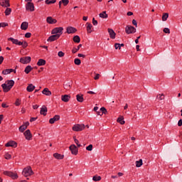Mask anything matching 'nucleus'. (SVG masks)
<instances>
[{"label": "nucleus", "instance_id": "nucleus-1", "mask_svg": "<svg viewBox=\"0 0 182 182\" xmlns=\"http://www.w3.org/2000/svg\"><path fill=\"white\" fill-rule=\"evenodd\" d=\"M14 85H15V81L13 80H8L6 81V83L1 85V87L3 89V92L5 93L9 92L12 87H14Z\"/></svg>", "mask_w": 182, "mask_h": 182}, {"label": "nucleus", "instance_id": "nucleus-2", "mask_svg": "<svg viewBox=\"0 0 182 182\" xmlns=\"http://www.w3.org/2000/svg\"><path fill=\"white\" fill-rule=\"evenodd\" d=\"M22 174L24 176V177H30V176H33V171L32 170V167L28 166L24 168L23 169Z\"/></svg>", "mask_w": 182, "mask_h": 182}, {"label": "nucleus", "instance_id": "nucleus-3", "mask_svg": "<svg viewBox=\"0 0 182 182\" xmlns=\"http://www.w3.org/2000/svg\"><path fill=\"white\" fill-rule=\"evenodd\" d=\"M86 126L84 124H75L73 126V132H82L85 130Z\"/></svg>", "mask_w": 182, "mask_h": 182}, {"label": "nucleus", "instance_id": "nucleus-4", "mask_svg": "<svg viewBox=\"0 0 182 182\" xmlns=\"http://www.w3.org/2000/svg\"><path fill=\"white\" fill-rule=\"evenodd\" d=\"M63 33V27H56L51 31L52 35H58L59 38H60V36H62Z\"/></svg>", "mask_w": 182, "mask_h": 182}, {"label": "nucleus", "instance_id": "nucleus-5", "mask_svg": "<svg viewBox=\"0 0 182 182\" xmlns=\"http://www.w3.org/2000/svg\"><path fill=\"white\" fill-rule=\"evenodd\" d=\"M71 154H73V156H77V153H79V149L76 146L75 144H72L69 147Z\"/></svg>", "mask_w": 182, "mask_h": 182}, {"label": "nucleus", "instance_id": "nucleus-6", "mask_svg": "<svg viewBox=\"0 0 182 182\" xmlns=\"http://www.w3.org/2000/svg\"><path fill=\"white\" fill-rule=\"evenodd\" d=\"M4 174L5 176H9V177H11V178H13V180H16V178H18V173H16L6 171L4 172Z\"/></svg>", "mask_w": 182, "mask_h": 182}, {"label": "nucleus", "instance_id": "nucleus-7", "mask_svg": "<svg viewBox=\"0 0 182 182\" xmlns=\"http://www.w3.org/2000/svg\"><path fill=\"white\" fill-rule=\"evenodd\" d=\"M125 32L128 35H130V33H136V28L132 26H127L125 28Z\"/></svg>", "mask_w": 182, "mask_h": 182}, {"label": "nucleus", "instance_id": "nucleus-8", "mask_svg": "<svg viewBox=\"0 0 182 182\" xmlns=\"http://www.w3.org/2000/svg\"><path fill=\"white\" fill-rule=\"evenodd\" d=\"M26 11H30V12H33L35 11V6L32 2H28L26 5Z\"/></svg>", "mask_w": 182, "mask_h": 182}, {"label": "nucleus", "instance_id": "nucleus-9", "mask_svg": "<svg viewBox=\"0 0 182 182\" xmlns=\"http://www.w3.org/2000/svg\"><path fill=\"white\" fill-rule=\"evenodd\" d=\"M31 57H23L20 58V63H23V65H26L28 63H31Z\"/></svg>", "mask_w": 182, "mask_h": 182}, {"label": "nucleus", "instance_id": "nucleus-10", "mask_svg": "<svg viewBox=\"0 0 182 182\" xmlns=\"http://www.w3.org/2000/svg\"><path fill=\"white\" fill-rule=\"evenodd\" d=\"M23 136H25L26 140H32V133H31V130L27 129L23 133Z\"/></svg>", "mask_w": 182, "mask_h": 182}, {"label": "nucleus", "instance_id": "nucleus-11", "mask_svg": "<svg viewBox=\"0 0 182 182\" xmlns=\"http://www.w3.org/2000/svg\"><path fill=\"white\" fill-rule=\"evenodd\" d=\"M28 126H29V122H25L23 125H21L19 128L18 130L21 132V133H23L26 129H28Z\"/></svg>", "mask_w": 182, "mask_h": 182}, {"label": "nucleus", "instance_id": "nucleus-12", "mask_svg": "<svg viewBox=\"0 0 182 182\" xmlns=\"http://www.w3.org/2000/svg\"><path fill=\"white\" fill-rule=\"evenodd\" d=\"M0 5L4 8H9V6H11L9 0H0Z\"/></svg>", "mask_w": 182, "mask_h": 182}, {"label": "nucleus", "instance_id": "nucleus-13", "mask_svg": "<svg viewBox=\"0 0 182 182\" xmlns=\"http://www.w3.org/2000/svg\"><path fill=\"white\" fill-rule=\"evenodd\" d=\"M59 38V35L53 34L47 39V42H55V41H58Z\"/></svg>", "mask_w": 182, "mask_h": 182}, {"label": "nucleus", "instance_id": "nucleus-14", "mask_svg": "<svg viewBox=\"0 0 182 182\" xmlns=\"http://www.w3.org/2000/svg\"><path fill=\"white\" fill-rule=\"evenodd\" d=\"M58 120H60V115H55L53 118H50L49 119V123L50 124H53L55 122H58Z\"/></svg>", "mask_w": 182, "mask_h": 182}, {"label": "nucleus", "instance_id": "nucleus-15", "mask_svg": "<svg viewBox=\"0 0 182 182\" xmlns=\"http://www.w3.org/2000/svg\"><path fill=\"white\" fill-rule=\"evenodd\" d=\"M67 33L70 34V33H76L77 32V29L75 27L69 26L66 28Z\"/></svg>", "mask_w": 182, "mask_h": 182}, {"label": "nucleus", "instance_id": "nucleus-16", "mask_svg": "<svg viewBox=\"0 0 182 182\" xmlns=\"http://www.w3.org/2000/svg\"><path fill=\"white\" fill-rule=\"evenodd\" d=\"M8 41H11V42H12V43H14V45H18V46H21V45H22V42L19 41V40L15 39L11 37L9 38Z\"/></svg>", "mask_w": 182, "mask_h": 182}, {"label": "nucleus", "instance_id": "nucleus-17", "mask_svg": "<svg viewBox=\"0 0 182 182\" xmlns=\"http://www.w3.org/2000/svg\"><path fill=\"white\" fill-rule=\"evenodd\" d=\"M6 147H17L18 144L15 141H10L5 144Z\"/></svg>", "mask_w": 182, "mask_h": 182}, {"label": "nucleus", "instance_id": "nucleus-18", "mask_svg": "<svg viewBox=\"0 0 182 182\" xmlns=\"http://www.w3.org/2000/svg\"><path fill=\"white\" fill-rule=\"evenodd\" d=\"M108 33L111 39H116V33L112 28H108Z\"/></svg>", "mask_w": 182, "mask_h": 182}, {"label": "nucleus", "instance_id": "nucleus-19", "mask_svg": "<svg viewBox=\"0 0 182 182\" xmlns=\"http://www.w3.org/2000/svg\"><path fill=\"white\" fill-rule=\"evenodd\" d=\"M46 22L47 23H50V24H53V23H56V22H58V21L53 18H52L51 16H48L46 18Z\"/></svg>", "mask_w": 182, "mask_h": 182}, {"label": "nucleus", "instance_id": "nucleus-20", "mask_svg": "<svg viewBox=\"0 0 182 182\" xmlns=\"http://www.w3.org/2000/svg\"><path fill=\"white\" fill-rule=\"evenodd\" d=\"M48 113V108L46 106L43 105L42 107L41 108L40 114H43V116H46Z\"/></svg>", "mask_w": 182, "mask_h": 182}, {"label": "nucleus", "instance_id": "nucleus-21", "mask_svg": "<svg viewBox=\"0 0 182 182\" xmlns=\"http://www.w3.org/2000/svg\"><path fill=\"white\" fill-rule=\"evenodd\" d=\"M86 26L87 33H92V32H93V25H92L90 23H87Z\"/></svg>", "mask_w": 182, "mask_h": 182}, {"label": "nucleus", "instance_id": "nucleus-22", "mask_svg": "<svg viewBox=\"0 0 182 182\" xmlns=\"http://www.w3.org/2000/svg\"><path fill=\"white\" fill-rule=\"evenodd\" d=\"M61 100L63 102H65V103H68V102H69V100H70V95H62Z\"/></svg>", "mask_w": 182, "mask_h": 182}, {"label": "nucleus", "instance_id": "nucleus-23", "mask_svg": "<svg viewBox=\"0 0 182 182\" xmlns=\"http://www.w3.org/2000/svg\"><path fill=\"white\" fill-rule=\"evenodd\" d=\"M53 157H55V159H56L57 160H63V159L65 158V155L55 153L53 154Z\"/></svg>", "mask_w": 182, "mask_h": 182}, {"label": "nucleus", "instance_id": "nucleus-24", "mask_svg": "<svg viewBox=\"0 0 182 182\" xmlns=\"http://www.w3.org/2000/svg\"><path fill=\"white\" fill-rule=\"evenodd\" d=\"M43 95H45L46 96H51L52 92L49 90V88H44L42 91Z\"/></svg>", "mask_w": 182, "mask_h": 182}, {"label": "nucleus", "instance_id": "nucleus-25", "mask_svg": "<svg viewBox=\"0 0 182 182\" xmlns=\"http://www.w3.org/2000/svg\"><path fill=\"white\" fill-rule=\"evenodd\" d=\"M28 22L24 21V22H23V23H21V29L22 31H26V29H28Z\"/></svg>", "mask_w": 182, "mask_h": 182}, {"label": "nucleus", "instance_id": "nucleus-26", "mask_svg": "<svg viewBox=\"0 0 182 182\" xmlns=\"http://www.w3.org/2000/svg\"><path fill=\"white\" fill-rule=\"evenodd\" d=\"M76 99H77V101L79 102L80 103H83V100H84L83 95H80V94L77 95Z\"/></svg>", "mask_w": 182, "mask_h": 182}, {"label": "nucleus", "instance_id": "nucleus-27", "mask_svg": "<svg viewBox=\"0 0 182 182\" xmlns=\"http://www.w3.org/2000/svg\"><path fill=\"white\" fill-rule=\"evenodd\" d=\"M45 65H46V60H45L43 59L38 60V61L37 63L38 66H45Z\"/></svg>", "mask_w": 182, "mask_h": 182}, {"label": "nucleus", "instance_id": "nucleus-28", "mask_svg": "<svg viewBox=\"0 0 182 182\" xmlns=\"http://www.w3.org/2000/svg\"><path fill=\"white\" fill-rule=\"evenodd\" d=\"M15 70L11 68V69H6L2 71L3 75H9V73H12V72H14Z\"/></svg>", "mask_w": 182, "mask_h": 182}, {"label": "nucleus", "instance_id": "nucleus-29", "mask_svg": "<svg viewBox=\"0 0 182 182\" xmlns=\"http://www.w3.org/2000/svg\"><path fill=\"white\" fill-rule=\"evenodd\" d=\"M34 89H36L35 85L32 84H29L26 88L27 92H33Z\"/></svg>", "mask_w": 182, "mask_h": 182}, {"label": "nucleus", "instance_id": "nucleus-30", "mask_svg": "<svg viewBox=\"0 0 182 182\" xmlns=\"http://www.w3.org/2000/svg\"><path fill=\"white\" fill-rule=\"evenodd\" d=\"M117 121L120 124H124V123H126V122L124 121V117L123 116L118 117Z\"/></svg>", "mask_w": 182, "mask_h": 182}, {"label": "nucleus", "instance_id": "nucleus-31", "mask_svg": "<svg viewBox=\"0 0 182 182\" xmlns=\"http://www.w3.org/2000/svg\"><path fill=\"white\" fill-rule=\"evenodd\" d=\"M100 18H102V19H106L108 17V15L106 14V11H102L99 14Z\"/></svg>", "mask_w": 182, "mask_h": 182}, {"label": "nucleus", "instance_id": "nucleus-32", "mask_svg": "<svg viewBox=\"0 0 182 182\" xmlns=\"http://www.w3.org/2000/svg\"><path fill=\"white\" fill-rule=\"evenodd\" d=\"M32 69H33L32 66L28 65L26 67L24 72L25 73H26V75H28L31 72V70H32Z\"/></svg>", "mask_w": 182, "mask_h": 182}, {"label": "nucleus", "instance_id": "nucleus-33", "mask_svg": "<svg viewBox=\"0 0 182 182\" xmlns=\"http://www.w3.org/2000/svg\"><path fill=\"white\" fill-rule=\"evenodd\" d=\"M136 167H141L143 166V159H139L135 162Z\"/></svg>", "mask_w": 182, "mask_h": 182}, {"label": "nucleus", "instance_id": "nucleus-34", "mask_svg": "<svg viewBox=\"0 0 182 182\" xmlns=\"http://www.w3.org/2000/svg\"><path fill=\"white\" fill-rule=\"evenodd\" d=\"M73 42H75V43H80V37H79V36H75L73 37Z\"/></svg>", "mask_w": 182, "mask_h": 182}, {"label": "nucleus", "instance_id": "nucleus-35", "mask_svg": "<svg viewBox=\"0 0 182 182\" xmlns=\"http://www.w3.org/2000/svg\"><path fill=\"white\" fill-rule=\"evenodd\" d=\"M82 46V44H79L77 48H73V50H72V53H76V52H77L80 48Z\"/></svg>", "mask_w": 182, "mask_h": 182}, {"label": "nucleus", "instance_id": "nucleus-36", "mask_svg": "<svg viewBox=\"0 0 182 182\" xmlns=\"http://www.w3.org/2000/svg\"><path fill=\"white\" fill-rule=\"evenodd\" d=\"M168 19V13H165L162 16V21L163 22H166Z\"/></svg>", "mask_w": 182, "mask_h": 182}, {"label": "nucleus", "instance_id": "nucleus-37", "mask_svg": "<svg viewBox=\"0 0 182 182\" xmlns=\"http://www.w3.org/2000/svg\"><path fill=\"white\" fill-rule=\"evenodd\" d=\"M45 4L46 5H52V4H56V0H46Z\"/></svg>", "mask_w": 182, "mask_h": 182}, {"label": "nucleus", "instance_id": "nucleus-38", "mask_svg": "<svg viewBox=\"0 0 182 182\" xmlns=\"http://www.w3.org/2000/svg\"><path fill=\"white\" fill-rule=\"evenodd\" d=\"M11 12H12V9L11 8L7 7L4 14H5L6 16H8L11 15Z\"/></svg>", "mask_w": 182, "mask_h": 182}, {"label": "nucleus", "instance_id": "nucleus-39", "mask_svg": "<svg viewBox=\"0 0 182 182\" xmlns=\"http://www.w3.org/2000/svg\"><path fill=\"white\" fill-rule=\"evenodd\" d=\"M93 181H100L102 180V177L98 176H94L92 177Z\"/></svg>", "mask_w": 182, "mask_h": 182}, {"label": "nucleus", "instance_id": "nucleus-40", "mask_svg": "<svg viewBox=\"0 0 182 182\" xmlns=\"http://www.w3.org/2000/svg\"><path fill=\"white\" fill-rule=\"evenodd\" d=\"M156 97L159 100H164V99H165L164 94H159L157 95Z\"/></svg>", "mask_w": 182, "mask_h": 182}, {"label": "nucleus", "instance_id": "nucleus-41", "mask_svg": "<svg viewBox=\"0 0 182 182\" xmlns=\"http://www.w3.org/2000/svg\"><path fill=\"white\" fill-rule=\"evenodd\" d=\"M74 63H75V65H77V66H79L80 65V63H82V61L79 58H75L74 60Z\"/></svg>", "mask_w": 182, "mask_h": 182}, {"label": "nucleus", "instance_id": "nucleus-42", "mask_svg": "<svg viewBox=\"0 0 182 182\" xmlns=\"http://www.w3.org/2000/svg\"><path fill=\"white\" fill-rule=\"evenodd\" d=\"M22 100H21V99L17 98L16 100V102L14 103L15 106H21V103Z\"/></svg>", "mask_w": 182, "mask_h": 182}, {"label": "nucleus", "instance_id": "nucleus-43", "mask_svg": "<svg viewBox=\"0 0 182 182\" xmlns=\"http://www.w3.org/2000/svg\"><path fill=\"white\" fill-rule=\"evenodd\" d=\"M73 139H74L75 144H77V147H82V145L80 144H79V140H77V139H76V136H73Z\"/></svg>", "mask_w": 182, "mask_h": 182}, {"label": "nucleus", "instance_id": "nucleus-44", "mask_svg": "<svg viewBox=\"0 0 182 182\" xmlns=\"http://www.w3.org/2000/svg\"><path fill=\"white\" fill-rule=\"evenodd\" d=\"M100 112H102V114H106V113H107V109H106L105 107H102L100 108Z\"/></svg>", "mask_w": 182, "mask_h": 182}, {"label": "nucleus", "instance_id": "nucleus-45", "mask_svg": "<svg viewBox=\"0 0 182 182\" xmlns=\"http://www.w3.org/2000/svg\"><path fill=\"white\" fill-rule=\"evenodd\" d=\"M86 150H87V151H92V150H93V145L90 144L86 147Z\"/></svg>", "mask_w": 182, "mask_h": 182}, {"label": "nucleus", "instance_id": "nucleus-46", "mask_svg": "<svg viewBox=\"0 0 182 182\" xmlns=\"http://www.w3.org/2000/svg\"><path fill=\"white\" fill-rule=\"evenodd\" d=\"M21 46H23V48L25 49V48H28V43L26 41L21 42Z\"/></svg>", "mask_w": 182, "mask_h": 182}, {"label": "nucleus", "instance_id": "nucleus-47", "mask_svg": "<svg viewBox=\"0 0 182 182\" xmlns=\"http://www.w3.org/2000/svg\"><path fill=\"white\" fill-rule=\"evenodd\" d=\"M58 56H59V58H63V56H65V53H63V51H59L58 53Z\"/></svg>", "mask_w": 182, "mask_h": 182}, {"label": "nucleus", "instance_id": "nucleus-48", "mask_svg": "<svg viewBox=\"0 0 182 182\" xmlns=\"http://www.w3.org/2000/svg\"><path fill=\"white\" fill-rule=\"evenodd\" d=\"M61 2L63 4L64 6H66L69 4V0H61Z\"/></svg>", "mask_w": 182, "mask_h": 182}, {"label": "nucleus", "instance_id": "nucleus-49", "mask_svg": "<svg viewBox=\"0 0 182 182\" xmlns=\"http://www.w3.org/2000/svg\"><path fill=\"white\" fill-rule=\"evenodd\" d=\"M163 31L164 33H170V28H164Z\"/></svg>", "mask_w": 182, "mask_h": 182}, {"label": "nucleus", "instance_id": "nucleus-50", "mask_svg": "<svg viewBox=\"0 0 182 182\" xmlns=\"http://www.w3.org/2000/svg\"><path fill=\"white\" fill-rule=\"evenodd\" d=\"M4 157H5L6 160H9V159H11V156L9 154H6Z\"/></svg>", "mask_w": 182, "mask_h": 182}, {"label": "nucleus", "instance_id": "nucleus-51", "mask_svg": "<svg viewBox=\"0 0 182 182\" xmlns=\"http://www.w3.org/2000/svg\"><path fill=\"white\" fill-rule=\"evenodd\" d=\"M114 48H115V49H122L120 47V43H115Z\"/></svg>", "mask_w": 182, "mask_h": 182}, {"label": "nucleus", "instance_id": "nucleus-52", "mask_svg": "<svg viewBox=\"0 0 182 182\" xmlns=\"http://www.w3.org/2000/svg\"><path fill=\"white\" fill-rule=\"evenodd\" d=\"M1 28H5L6 26H8V23H0Z\"/></svg>", "mask_w": 182, "mask_h": 182}, {"label": "nucleus", "instance_id": "nucleus-53", "mask_svg": "<svg viewBox=\"0 0 182 182\" xmlns=\"http://www.w3.org/2000/svg\"><path fill=\"white\" fill-rule=\"evenodd\" d=\"M132 24L137 28V21L135 19L132 20Z\"/></svg>", "mask_w": 182, "mask_h": 182}, {"label": "nucleus", "instance_id": "nucleus-54", "mask_svg": "<svg viewBox=\"0 0 182 182\" xmlns=\"http://www.w3.org/2000/svg\"><path fill=\"white\" fill-rule=\"evenodd\" d=\"M92 23L94 26H97V21L95 19V18H92Z\"/></svg>", "mask_w": 182, "mask_h": 182}, {"label": "nucleus", "instance_id": "nucleus-55", "mask_svg": "<svg viewBox=\"0 0 182 182\" xmlns=\"http://www.w3.org/2000/svg\"><path fill=\"white\" fill-rule=\"evenodd\" d=\"M31 36H32V33H26L25 34V38H31Z\"/></svg>", "mask_w": 182, "mask_h": 182}, {"label": "nucleus", "instance_id": "nucleus-56", "mask_svg": "<svg viewBox=\"0 0 182 182\" xmlns=\"http://www.w3.org/2000/svg\"><path fill=\"white\" fill-rule=\"evenodd\" d=\"M100 77V74H96L94 79L95 80H98V79Z\"/></svg>", "mask_w": 182, "mask_h": 182}, {"label": "nucleus", "instance_id": "nucleus-57", "mask_svg": "<svg viewBox=\"0 0 182 182\" xmlns=\"http://www.w3.org/2000/svg\"><path fill=\"white\" fill-rule=\"evenodd\" d=\"M38 117H31L30 119V122L31 123H32V122H35L36 120H37Z\"/></svg>", "mask_w": 182, "mask_h": 182}, {"label": "nucleus", "instance_id": "nucleus-58", "mask_svg": "<svg viewBox=\"0 0 182 182\" xmlns=\"http://www.w3.org/2000/svg\"><path fill=\"white\" fill-rule=\"evenodd\" d=\"M178 126L179 127H181L182 126V119H179L178 122Z\"/></svg>", "mask_w": 182, "mask_h": 182}, {"label": "nucleus", "instance_id": "nucleus-59", "mask_svg": "<svg viewBox=\"0 0 182 182\" xmlns=\"http://www.w3.org/2000/svg\"><path fill=\"white\" fill-rule=\"evenodd\" d=\"M77 56H78V58H86V55H83L82 53H78Z\"/></svg>", "mask_w": 182, "mask_h": 182}, {"label": "nucleus", "instance_id": "nucleus-60", "mask_svg": "<svg viewBox=\"0 0 182 182\" xmlns=\"http://www.w3.org/2000/svg\"><path fill=\"white\" fill-rule=\"evenodd\" d=\"M4 120V114H0V124L2 123V121Z\"/></svg>", "mask_w": 182, "mask_h": 182}, {"label": "nucleus", "instance_id": "nucleus-61", "mask_svg": "<svg viewBox=\"0 0 182 182\" xmlns=\"http://www.w3.org/2000/svg\"><path fill=\"white\" fill-rule=\"evenodd\" d=\"M2 62H4V56H0V65H2Z\"/></svg>", "mask_w": 182, "mask_h": 182}, {"label": "nucleus", "instance_id": "nucleus-62", "mask_svg": "<svg viewBox=\"0 0 182 182\" xmlns=\"http://www.w3.org/2000/svg\"><path fill=\"white\" fill-rule=\"evenodd\" d=\"M127 16H132V15H133V12L132 11H128L127 14Z\"/></svg>", "mask_w": 182, "mask_h": 182}, {"label": "nucleus", "instance_id": "nucleus-63", "mask_svg": "<svg viewBox=\"0 0 182 182\" xmlns=\"http://www.w3.org/2000/svg\"><path fill=\"white\" fill-rule=\"evenodd\" d=\"M38 107H39V105H33V109H36Z\"/></svg>", "mask_w": 182, "mask_h": 182}, {"label": "nucleus", "instance_id": "nucleus-64", "mask_svg": "<svg viewBox=\"0 0 182 182\" xmlns=\"http://www.w3.org/2000/svg\"><path fill=\"white\" fill-rule=\"evenodd\" d=\"M1 107H4V108L8 107V106H7L6 104H5V103H2V104H1Z\"/></svg>", "mask_w": 182, "mask_h": 182}]
</instances>
